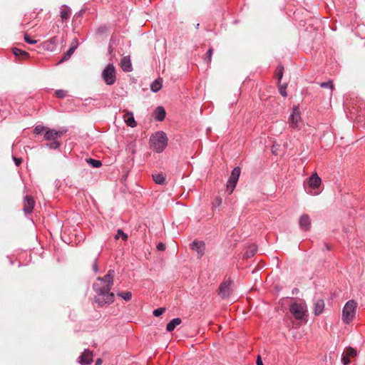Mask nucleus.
Wrapping results in <instances>:
<instances>
[{"mask_svg": "<svg viewBox=\"0 0 365 365\" xmlns=\"http://www.w3.org/2000/svg\"><path fill=\"white\" fill-rule=\"evenodd\" d=\"M114 270L110 269L103 277H98L93 284L95 292L94 301L99 307L110 304L114 302L115 295L110 292L113 284Z\"/></svg>", "mask_w": 365, "mask_h": 365, "instance_id": "1", "label": "nucleus"}, {"mask_svg": "<svg viewBox=\"0 0 365 365\" xmlns=\"http://www.w3.org/2000/svg\"><path fill=\"white\" fill-rule=\"evenodd\" d=\"M168 138L163 131H158L150 137V148L158 153H162L167 147Z\"/></svg>", "mask_w": 365, "mask_h": 365, "instance_id": "2", "label": "nucleus"}, {"mask_svg": "<svg viewBox=\"0 0 365 365\" xmlns=\"http://www.w3.org/2000/svg\"><path fill=\"white\" fill-rule=\"evenodd\" d=\"M356 307L357 303L353 299L349 300L345 304L342 309V321L344 324H349L354 320Z\"/></svg>", "mask_w": 365, "mask_h": 365, "instance_id": "3", "label": "nucleus"}, {"mask_svg": "<svg viewBox=\"0 0 365 365\" xmlns=\"http://www.w3.org/2000/svg\"><path fill=\"white\" fill-rule=\"evenodd\" d=\"M308 187L304 185L305 191L310 195H317L319 193L318 191H313L312 190L319 189L322 184V179L317 173L312 174L307 180Z\"/></svg>", "mask_w": 365, "mask_h": 365, "instance_id": "4", "label": "nucleus"}, {"mask_svg": "<svg viewBox=\"0 0 365 365\" xmlns=\"http://www.w3.org/2000/svg\"><path fill=\"white\" fill-rule=\"evenodd\" d=\"M289 311L296 319L301 320L306 315L307 308L304 302H294L289 306Z\"/></svg>", "mask_w": 365, "mask_h": 365, "instance_id": "5", "label": "nucleus"}, {"mask_svg": "<svg viewBox=\"0 0 365 365\" xmlns=\"http://www.w3.org/2000/svg\"><path fill=\"white\" fill-rule=\"evenodd\" d=\"M102 78L105 83L111 86L113 85L116 81L115 68L112 63H108L102 71Z\"/></svg>", "mask_w": 365, "mask_h": 365, "instance_id": "6", "label": "nucleus"}, {"mask_svg": "<svg viewBox=\"0 0 365 365\" xmlns=\"http://www.w3.org/2000/svg\"><path fill=\"white\" fill-rule=\"evenodd\" d=\"M240 173L241 169L240 167H235L232 170L226 185L227 192L228 195H231L233 192L235 188L236 187Z\"/></svg>", "mask_w": 365, "mask_h": 365, "instance_id": "7", "label": "nucleus"}, {"mask_svg": "<svg viewBox=\"0 0 365 365\" xmlns=\"http://www.w3.org/2000/svg\"><path fill=\"white\" fill-rule=\"evenodd\" d=\"M301 120H302V118H301L300 111H299L298 107H294L293 108L292 113L288 120L289 126L292 128L295 129L299 127V125Z\"/></svg>", "mask_w": 365, "mask_h": 365, "instance_id": "8", "label": "nucleus"}, {"mask_svg": "<svg viewBox=\"0 0 365 365\" xmlns=\"http://www.w3.org/2000/svg\"><path fill=\"white\" fill-rule=\"evenodd\" d=\"M232 282L230 279H227L220 284L219 287V294L222 298L228 297L232 293Z\"/></svg>", "mask_w": 365, "mask_h": 365, "instance_id": "9", "label": "nucleus"}, {"mask_svg": "<svg viewBox=\"0 0 365 365\" xmlns=\"http://www.w3.org/2000/svg\"><path fill=\"white\" fill-rule=\"evenodd\" d=\"M190 249L197 252V258L200 259L205 252V244L203 241L194 240L190 245Z\"/></svg>", "mask_w": 365, "mask_h": 365, "instance_id": "10", "label": "nucleus"}, {"mask_svg": "<svg viewBox=\"0 0 365 365\" xmlns=\"http://www.w3.org/2000/svg\"><path fill=\"white\" fill-rule=\"evenodd\" d=\"M66 132V129H61L59 130L48 129L44 134V139L46 140H54L56 138H61Z\"/></svg>", "mask_w": 365, "mask_h": 365, "instance_id": "11", "label": "nucleus"}, {"mask_svg": "<svg viewBox=\"0 0 365 365\" xmlns=\"http://www.w3.org/2000/svg\"><path fill=\"white\" fill-rule=\"evenodd\" d=\"M24 207L23 211L26 215L31 214L33 212V209L35 206V201L32 196L26 195L23 201Z\"/></svg>", "mask_w": 365, "mask_h": 365, "instance_id": "12", "label": "nucleus"}, {"mask_svg": "<svg viewBox=\"0 0 365 365\" xmlns=\"http://www.w3.org/2000/svg\"><path fill=\"white\" fill-rule=\"evenodd\" d=\"M93 361V353L89 349H85V351L78 357V362L81 365H88L91 364Z\"/></svg>", "mask_w": 365, "mask_h": 365, "instance_id": "13", "label": "nucleus"}, {"mask_svg": "<svg viewBox=\"0 0 365 365\" xmlns=\"http://www.w3.org/2000/svg\"><path fill=\"white\" fill-rule=\"evenodd\" d=\"M123 113V118L127 125L131 128L135 127L137 125V123L135 120L133 113L128 110H124Z\"/></svg>", "mask_w": 365, "mask_h": 365, "instance_id": "14", "label": "nucleus"}, {"mask_svg": "<svg viewBox=\"0 0 365 365\" xmlns=\"http://www.w3.org/2000/svg\"><path fill=\"white\" fill-rule=\"evenodd\" d=\"M71 16V9L67 5H62L60 7V17L62 22H67Z\"/></svg>", "mask_w": 365, "mask_h": 365, "instance_id": "15", "label": "nucleus"}, {"mask_svg": "<svg viewBox=\"0 0 365 365\" xmlns=\"http://www.w3.org/2000/svg\"><path fill=\"white\" fill-rule=\"evenodd\" d=\"M120 67L125 72H130L133 70L130 58L129 56H123L120 60Z\"/></svg>", "mask_w": 365, "mask_h": 365, "instance_id": "16", "label": "nucleus"}, {"mask_svg": "<svg viewBox=\"0 0 365 365\" xmlns=\"http://www.w3.org/2000/svg\"><path fill=\"white\" fill-rule=\"evenodd\" d=\"M301 229L307 231L311 227V220L309 216L307 214L302 215L299 218V222Z\"/></svg>", "mask_w": 365, "mask_h": 365, "instance_id": "17", "label": "nucleus"}, {"mask_svg": "<svg viewBox=\"0 0 365 365\" xmlns=\"http://www.w3.org/2000/svg\"><path fill=\"white\" fill-rule=\"evenodd\" d=\"M77 47H78L77 41H73L71 43L69 49L63 54V56L62 59L59 61V63H61V62L68 60L71 58V56L73 55V53H74V51H76Z\"/></svg>", "mask_w": 365, "mask_h": 365, "instance_id": "18", "label": "nucleus"}, {"mask_svg": "<svg viewBox=\"0 0 365 365\" xmlns=\"http://www.w3.org/2000/svg\"><path fill=\"white\" fill-rule=\"evenodd\" d=\"M166 115L165 110L162 106H158L156 108L154 112V118L158 121H162L165 119Z\"/></svg>", "mask_w": 365, "mask_h": 365, "instance_id": "19", "label": "nucleus"}, {"mask_svg": "<svg viewBox=\"0 0 365 365\" xmlns=\"http://www.w3.org/2000/svg\"><path fill=\"white\" fill-rule=\"evenodd\" d=\"M324 301L323 299H317L314 303V314L315 315L321 314L324 309Z\"/></svg>", "mask_w": 365, "mask_h": 365, "instance_id": "20", "label": "nucleus"}, {"mask_svg": "<svg viewBox=\"0 0 365 365\" xmlns=\"http://www.w3.org/2000/svg\"><path fill=\"white\" fill-rule=\"evenodd\" d=\"M181 322H182V320L180 318H175V319H172L167 324V327H166L167 331L169 332L173 331L178 325L181 324Z\"/></svg>", "mask_w": 365, "mask_h": 365, "instance_id": "21", "label": "nucleus"}, {"mask_svg": "<svg viewBox=\"0 0 365 365\" xmlns=\"http://www.w3.org/2000/svg\"><path fill=\"white\" fill-rule=\"evenodd\" d=\"M58 41V38L56 36H53L49 40L46 41L44 43V46L48 50H53L57 44Z\"/></svg>", "mask_w": 365, "mask_h": 365, "instance_id": "22", "label": "nucleus"}, {"mask_svg": "<svg viewBox=\"0 0 365 365\" xmlns=\"http://www.w3.org/2000/svg\"><path fill=\"white\" fill-rule=\"evenodd\" d=\"M163 80L160 78L155 80L150 85V89L152 91L156 93L159 91L162 88Z\"/></svg>", "mask_w": 365, "mask_h": 365, "instance_id": "23", "label": "nucleus"}, {"mask_svg": "<svg viewBox=\"0 0 365 365\" xmlns=\"http://www.w3.org/2000/svg\"><path fill=\"white\" fill-rule=\"evenodd\" d=\"M153 179L156 184L163 185L165 181V175L163 173H155L153 175Z\"/></svg>", "mask_w": 365, "mask_h": 365, "instance_id": "24", "label": "nucleus"}, {"mask_svg": "<svg viewBox=\"0 0 365 365\" xmlns=\"http://www.w3.org/2000/svg\"><path fill=\"white\" fill-rule=\"evenodd\" d=\"M283 72H284V67L282 65H279L275 69L274 76L278 80V83H279L281 82V80L283 76Z\"/></svg>", "mask_w": 365, "mask_h": 365, "instance_id": "25", "label": "nucleus"}, {"mask_svg": "<svg viewBox=\"0 0 365 365\" xmlns=\"http://www.w3.org/2000/svg\"><path fill=\"white\" fill-rule=\"evenodd\" d=\"M12 51L14 56H21L22 58H26L29 56V54L26 51H24L17 48H14Z\"/></svg>", "mask_w": 365, "mask_h": 365, "instance_id": "26", "label": "nucleus"}, {"mask_svg": "<svg viewBox=\"0 0 365 365\" xmlns=\"http://www.w3.org/2000/svg\"><path fill=\"white\" fill-rule=\"evenodd\" d=\"M257 248L255 245L250 246L245 252V257L250 258L253 257L257 252Z\"/></svg>", "mask_w": 365, "mask_h": 365, "instance_id": "27", "label": "nucleus"}, {"mask_svg": "<svg viewBox=\"0 0 365 365\" xmlns=\"http://www.w3.org/2000/svg\"><path fill=\"white\" fill-rule=\"evenodd\" d=\"M87 163L91 165L93 168H100L102 165V163L101 160L88 158L86 159Z\"/></svg>", "mask_w": 365, "mask_h": 365, "instance_id": "28", "label": "nucleus"}, {"mask_svg": "<svg viewBox=\"0 0 365 365\" xmlns=\"http://www.w3.org/2000/svg\"><path fill=\"white\" fill-rule=\"evenodd\" d=\"M117 295L126 302L130 301L132 298V293L130 292H118Z\"/></svg>", "mask_w": 365, "mask_h": 365, "instance_id": "29", "label": "nucleus"}, {"mask_svg": "<svg viewBox=\"0 0 365 365\" xmlns=\"http://www.w3.org/2000/svg\"><path fill=\"white\" fill-rule=\"evenodd\" d=\"M212 52H213L212 48H210L208 49V51H207L206 56L204 59L207 64H210L211 62Z\"/></svg>", "mask_w": 365, "mask_h": 365, "instance_id": "30", "label": "nucleus"}, {"mask_svg": "<svg viewBox=\"0 0 365 365\" xmlns=\"http://www.w3.org/2000/svg\"><path fill=\"white\" fill-rule=\"evenodd\" d=\"M320 86L323 88H330L331 91L334 88V86L332 81L322 82L320 83Z\"/></svg>", "mask_w": 365, "mask_h": 365, "instance_id": "31", "label": "nucleus"}, {"mask_svg": "<svg viewBox=\"0 0 365 365\" xmlns=\"http://www.w3.org/2000/svg\"><path fill=\"white\" fill-rule=\"evenodd\" d=\"M119 237H121L123 240L125 241L128 239V235L125 234L121 229H118L115 238L118 240Z\"/></svg>", "mask_w": 365, "mask_h": 365, "instance_id": "32", "label": "nucleus"}, {"mask_svg": "<svg viewBox=\"0 0 365 365\" xmlns=\"http://www.w3.org/2000/svg\"><path fill=\"white\" fill-rule=\"evenodd\" d=\"M278 85H279V91L280 94L283 97H287V93L286 91L287 84H280V83H278Z\"/></svg>", "mask_w": 365, "mask_h": 365, "instance_id": "33", "label": "nucleus"}, {"mask_svg": "<svg viewBox=\"0 0 365 365\" xmlns=\"http://www.w3.org/2000/svg\"><path fill=\"white\" fill-rule=\"evenodd\" d=\"M55 95L58 98H63L67 95V91L65 90L59 89L56 90L55 92Z\"/></svg>", "mask_w": 365, "mask_h": 365, "instance_id": "34", "label": "nucleus"}, {"mask_svg": "<svg viewBox=\"0 0 365 365\" xmlns=\"http://www.w3.org/2000/svg\"><path fill=\"white\" fill-rule=\"evenodd\" d=\"M108 29L106 26H101L97 29L96 33L98 34L102 35L108 31Z\"/></svg>", "mask_w": 365, "mask_h": 365, "instance_id": "35", "label": "nucleus"}, {"mask_svg": "<svg viewBox=\"0 0 365 365\" xmlns=\"http://www.w3.org/2000/svg\"><path fill=\"white\" fill-rule=\"evenodd\" d=\"M165 308L160 307V308H158V309H155L153 311V314L155 317H160L165 312Z\"/></svg>", "mask_w": 365, "mask_h": 365, "instance_id": "36", "label": "nucleus"}, {"mask_svg": "<svg viewBox=\"0 0 365 365\" xmlns=\"http://www.w3.org/2000/svg\"><path fill=\"white\" fill-rule=\"evenodd\" d=\"M46 129V128L43 126V125H36L34 130V133L36 135H39L41 134L44 130Z\"/></svg>", "mask_w": 365, "mask_h": 365, "instance_id": "37", "label": "nucleus"}, {"mask_svg": "<svg viewBox=\"0 0 365 365\" xmlns=\"http://www.w3.org/2000/svg\"><path fill=\"white\" fill-rule=\"evenodd\" d=\"M48 146L51 149H56V148H59L60 143L56 140H53L51 143H50L49 144H48Z\"/></svg>", "mask_w": 365, "mask_h": 365, "instance_id": "38", "label": "nucleus"}, {"mask_svg": "<svg viewBox=\"0 0 365 365\" xmlns=\"http://www.w3.org/2000/svg\"><path fill=\"white\" fill-rule=\"evenodd\" d=\"M346 355L349 356H354L356 355V351L352 347H349L346 350Z\"/></svg>", "mask_w": 365, "mask_h": 365, "instance_id": "39", "label": "nucleus"}, {"mask_svg": "<svg viewBox=\"0 0 365 365\" xmlns=\"http://www.w3.org/2000/svg\"><path fill=\"white\" fill-rule=\"evenodd\" d=\"M24 41L29 44H35L37 42L36 40L31 39L27 34L24 35Z\"/></svg>", "mask_w": 365, "mask_h": 365, "instance_id": "40", "label": "nucleus"}, {"mask_svg": "<svg viewBox=\"0 0 365 365\" xmlns=\"http://www.w3.org/2000/svg\"><path fill=\"white\" fill-rule=\"evenodd\" d=\"M13 160H14V161L15 163V165L16 166H19L21 164V163H22V158H16V157L14 156L13 157Z\"/></svg>", "mask_w": 365, "mask_h": 365, "instance_id": "41", "label": "nucleus"}, {"mask_svg": "<svg viewBox=\"0 0 365 365\" xmlns=\"http://www.w3.org/2000/svg\"><path fill=\"white\" fill-rule=\"evenodd\" d=\"M342 363L344 365H348L350 363L349 356L347 355H345L342 357Z\"/></svg>", "mask_w": 365, "mask_h": 365, "instance_id": "42", "label": "nucleus"}, {"mask_svg": "<svg viewBox=\"0 0 365 365\" xmlns=\"http://www.w3.org/2000/svg\"><path fill=\"white\" fill-rule=\"evenodd\" d=\"M157 249L159 251H164L165 250V245L163 242H160L157 245Z\"/></svg>", "mask_w": 365, "mask_h": 365, "instance_id": "43", "label": "nucleus"}, {"mask_svg": "<svg viewBox=\"0 0 365 365\" xmlns=\"http://www.w3.org/2000/svg\"><path fill=\"white\" fill-rule=\"evenodd\" d=\"M93 269L96 273L98 272L97 259H95V260H94V262L93 264Z\"/></svg>", "mask_w": 365, "mask_h": 365, "instance_id": "44", "label": "nucleus"}, {"mask_svg": "<svg viewBox=\"0 0 365 365\" xmlns=\"http://www.w3.org/2000/svg\"><path fill=\"white\" fill-rule=\"evenodd\" d=\"M222 203V200L220 197H217L215 199V205L217 206H220Z\"/></svg>", "mask_w": 365, "mask_h": 365, "instance_id": "45", "label": "nucleus"}, {"mask_svg": "<svg viewBox=\"0 0 365 365\" xmlns=\"http://www.w3.org/2000/svg\"><path fill=\"white\" fill-rule=\"evenodd\" d=\"M257 365H263V363H262V361L260 356L257 357Z\"/></svg>", "mask_w": 365, "mask_h": 365, "instance_id": "46", "label": "nucleus"}, {"mask_svg": "<svg viewBox=\"0 0 365 365\" xmlns=\"http://www.w3.org/2000/svg\"><path fill=\"white\" fill-rule=\"evenodd\" d=\"M103 361L101 359H98L96 361V365H101Z\"/></svg>", "mask_w": 365, "mask_h": 365, "instance_id": "47", "label": "nucleus"}, {"mask_svg": "<svg viewBox=\"0 0 365 365\" xmlns=\"http://www.w3.org/2000/svg\"><path fill=\"white\" fill-rule=\"evenodd\" d=\"M326 247L327 250H330L329 247L328 246V245H326Z\"/></svg>", "mask_w": 365, "mask_h": 365, "instance_id": "48", "label": "nucleus"}, {"mask_svg": "<svg viewBox=\"0 0 365 365\" xmlns=\"http://www.w3.org/2000/svg\"><path fill=\"white\" fill-rule=\"evenodd\" d=\"M200 24H197V26H196V28L197 29L199 27Z\"/></svg>", "mask_w": 365, "mask_h": 365, "instance_id": "49", "label": "nucleus"}]
</instances>
